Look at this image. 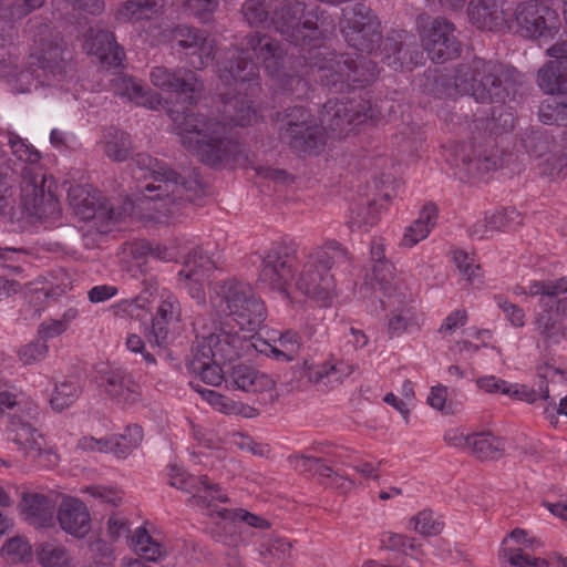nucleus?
<instances>
[{
  "label": "nucleus",
  "mask_w": 567,
  "mask_h": 567,
  "mask_svg": "<svg viewBox=\"0 0 567 567\" xmlns=\"http://www.w3.org/2000/svg\"><path fill=\"white\" fill-rule=\"evenodd\" d=\"M132 151V140L130 134L116 131L105 143V154L115 162L127 159Z\"/></svg>",
  "instance_id": "obj_49"
},
{
  "label": "nucleus",
  "mask_w": 567,
  "mask_h": 567,
  "mask_svg": "<svg viewBox=\"0 0 567 567\" xmlns=\"http://www.w3.org/2000/svg\"><path fill=\"white\" fill-rule=\"evenodd\" d=\"M312 115L311 111L303 105H295L286 107L278 114L279 120V137L287 136L289 140L293 128L303 127L307 125L308 118Z\"/></svg>",
  "instance_id": "obj_42"
},
{
  "label": "nucleus",
  "mask_w": 567,
  "mask_h": 567,
  "mask_svg": "<svg viewBox=\"0 0 567 567\" xmlns=\"http://www.w3.org/2000/svg\"><path fill=\"white\" fill-rule=\"evenodd\" d=\"M454 25L443 18L421 24L422 45L433 62L444 63L460 55L461 42L454 35Z\"/></svg>",
  "instance_id": "obj_15"
},
{
  "label": "nucleus",
  "mask_w": 567,
  "mask_h": 567,
  "mask_svg": "<svg viewBox=\"0 0 567 567\" xmlns=\"http://www.w3.org/2000/svg\"><path fill=\"white\" fill-rule=\"evenodd\" d=\"M156 7L155 0H127L122 10H120V16L127 20L146 19L156 12Z\"/></svg>",
  "instance_id": "obj_55"
},
{
  "label": "nucleus",
  "mask_w": 567,
  "mask_h": 567,
  "mask_svg": "<svg viewBox=\"0 0 567 567\" xmlns=\"http://www.w3.org/2000/svg\"><path fill=\"white\" fill-rule=\"evenodd\" d=\"M208 256H204L199 248L188 254L183 269L178 272L179 281L188 295L197 301L198 305L205 306L206 293L204 288L205 270L212 266Z\"/></svg>",
  "instance_id": "obj_21"
},
{
  "label": "nucleus",
  "mask_w": 567,
  "mask_h": 567,
  "mask_svg": "<svg viewBox=\"0 0 567 567\" xmlns=\"http://www.w3.org/2000/svg\"><path fill=\"white\" fill-rule=\"evenodd\" d=\"M343 37L352 48L372 54L380 48L382 42L380 22L377 20L368 22L364 27L361 25V28H357L353 31L348 30Z\"/></svg>",
  "instance_id": "obj_35"
},
{
  "label": "nucleus",
  "mask_w": 567,
  "mask_h": 567,
  "mask_svg": "<svg viewBox=\"0 0 567 567\" xmlns=\"http://www.w3.org/2000/svg\"><path fill=\"white\" fill-rule=\"evenodd\" d=\"M45 0H0V13L2 18L9 20H21L33 11L40 9Z\"/></svg>",
  "instance_id": "obj_46"
},
{
  "label": "nucleus",
  "mask_w": 567,
  "mask_h": 567,
  "mask_svg": "<svg viewBox=\"0 0 567 567\" xmlns=\"http://www.w3.org/2000/svg\"><path fill=\"white\" fill-rule=\"evenodd\" d=\"M209 302L219 319H231L239 330L256 331L267 317L265 303L251 285L237 278L212 282Z\"/></svg>",
  "instance_id": "obj_5"
},
{
  "label": "nucleus",
  "mask_w": 567,
  "mask_h": 567,
  "mask_svg": "<svg viewBox=\"0 0 567 567\" xmlns=\"http://www.w3.org/2000/svg\"><path fill=\"white\" fill-rule=\"evenodd\" d=\"M289 464L301 474L318 475L319 480L323 473H328V464L320 457L299 454L288 457Z\"/></svg>",
  "instance_id": "obj_50"
},
{
  "label": "nucleus",
  "mask_w": 567,
  "mask_h": 567,
  "mask_svg": "<svg viewBox=\"0 0 567 567\" xmlns=\"http://www.w3.org/2000/svg\"><path fill=\"white\" fill-rule=\"evenodd\" d=\"M371 280L374 289L383 292L384 297L380 298L383 308L394 305L405 303L406 296L400 278L394 274V267L391 262H378L372 267Z\"/></svg>",
  "instance_id": "obj_25"
},
{
  "label": "nucleus",
  "mask_w": 567,
  "mask_h": 567,
  "mask_svg": "<svg viewBox=\"0 0 567 567\" xmlns=\"http://www.w3.org/2000/svg\"><path fill=\"white\" fill-rule=\"evenodd\" d=\"M508 539H513L517 543L524 544L527 547L533 548L534 543L536 540L527 539V532L522 528L513 529L507 537L503 540V547L499 551V556L505 558L507 563L513 567H548V563L542 558H535L530 555L526 554L525 550L520 547L512 548L505 547V544Z\"/></svg>",
  "instance_id": "obj_31"
},
{
  "label": "nucleus",
  "mask_w": 567,
  "mask_h": 567,
  "mask_svg": "<svg viewBox=\"0 0 567 567\" xmlns=\"http://www.w3.org/2000/svg\"><path fill=\"white\" fill-rule=\"evenodd\" d=\"M193 388L202 394V396L215 409L226 414H239L243 411V404L214 391L206 389H198L195 385Z\"/></svg>",
  "instance_id": "obj_54"
},
{
  "label": "nucleus",
  "mask_w": 567,
  "mask_h": 567,
  "mask_svg": "<svg viewBox=\"0 0 567 567\" xmlns=\"http://www.w3.org/2000/svg\"><path fill=\"white\" fill-rule=\"evenodd\" d=\"M9 145L12 154L22 162V166L20 168L21 179H23V173L29 171V168L45 169L39 162L41 157L40 153L33 146L25 144L20 136L17 134H10Z\"/></svg>",
  "instance_id": "obj_41"
},
{
  "label": "nucleus",
  "mask_w": 567,
  "mask_h": 567,
  "mask_svg": "<svg viewBox=\"0 0 567 567\" xmlns=\"http://www.w3.org/2000/svg\"><path fill=\"white\" fill-rule=\"evenodd\" d=\"M131 546L138 558L123 560V567H152L148 563L161 561L167 556L166 548L143 527L135 529Z\"/></svg>",
  "instance_id": "obj_28"
},
{
  "label": "nucleus",
  "mask_w": 567,
  "mask_h": 567,
  "mask_svg": "<svg viewBox=\"0 0 567 567\" xmlns=\"http://www.w3.org/2000/svg\"><path fill=\"white\" fill-rule=\"evenodd\" d=\"M37 558L42 567H70L71 558L61 546L42 543L35 549Z\"/></svg>",
  "instance_id": "obj_44"
},
{
  "label": "nucleus",
  "mask_w": 567,
  "mask_h": 567,
  "mask_svg": "<svg viewBox=\"0 0 567 567\" xmlns=\"http://www.w3.org/2000/svg\"><path fill=\"white\" fill-rule=\"evenodd\" d=\"M68 198L74 214L82 220H95L97 230L103 234L132 208L131 202L115 207L100 190L83 185L71 186Z\"/></svg>",
  "instance_id": "obj_9"
},
{
  "label": "nucleus",
  "mask_w": 567,
  "mask_h": 567,
  "mask_svg": "<svg viewBox=\"0 0 567 567\" xmlns=\"http://www.w3.org/2000/svg\"><path fill=\"white\" fill-rule=\"evenodd\" d=\"M111 85L115 94L127 97L137 105L154 107L148 90L141 81L132 76L118 75L111 80Z\"/></svg>",
  "instance_id": "obj_38"
},
{
  "label": "nucleus",
  "mask_w": 567,
  "mask_h": 567,
  "mask_svg": "<svg viewBox=\"0 0 567 567\" xmlns=\"http://www.w3.org/2000/svg\"><path fill=\"white\" fill-rule=\"evenodd\" d=\"M247 341L229 320H214L209 329L204 328L192 347V353L204 352L216 362H230L238 358Z\"/></svg>",
  "instance_id": "obj_11"
},
{
  "label": "nucleus",
  "mask_w": 567,
  "mask_h": 567,
  "mask_svg": "<svg viewBox=\"0 0 567 567\" xmlns=\"http://www.w3.org/2000/svg\"><path fill=\"white\" fill-rule=\"evenodd\" d=\"M404 47V42L393 37H389L386 39L384 47L385 53H381V60L393 70H399L400 68H402L403 62L405 60V53H403Z\"/></svg>",
  "instance_id": "obj_59"
},
{
  "label": "nucleus",
  "mask_w": 567,
  "mask_h": 567,
  "mask_svg": "<svg viewBox=\"0 0 567 567\" xmlns=\"http://www.w3.org/2000/svg\"><path fill=\"white\" fill-rule=\"evenodd\" d=\"M56 517L62 530L76 538L85 537L91 530L90 512L84 502L79 498L63 497Z\"/></svg>",
  "instance_id": "obj_22"
},
{
  "label": "nucleus",
  "mask_w": 567,
  "mask_h": 567,
  "mask_svg": "<svg viewBox=\"0 0 567 567\" xmlns=\"http://www.w3.org/2000/svg\"><path fill=\"white\" fill-rule=\"evenodd\" d=\"M322 56V61H310L311 75L315 81L336 93L362 89L379 74L378 64L371 59L352 60L334 53H323Z\"/></svg>",
  "instance_id": "obj_8"
},
{
  "label": "nucleus",
  "mask_w": 567,
  "mask_h": 567,
  "mask_svg": "<svg viewBox=\"0 0 567 567\" xmlns=\"http://www.w3.org/2000/svg\"><path fill=\"white\" fill-rule=\"evenodd\" d=\"M522 144L527 153L540 157L549 150V137L540 130H532L524 134Z\"/></svg>",
  "instance_id": "obj_58"
},
{
  "label": "nucleus",
  "mask_w": 567,
  "mask_h": 567,
  "mask_svg": "<svg viewBox=\"0 0 567 567\" xmlns=\"http://www.w3.org/2000/svg\"><path fill=\"white\" fill-rule=\"evenodd\" d=\"M296 257L293 245L279 241L274 243L266 251L261 260L258 281L269 289L288 295V286L292 275L291 259Z\"/></svg>",
  "instance_id": "obj_13"
},
{
  "label": "nucleus",
  "mask_w": 567,
  "mask_h": 567,
  "mask_svg": "<svg viewBox=\"0 0 567 567\" xmlns=\"http://www.w3.org/2000/svg\"><path fill=\"white\" fill-rule=\"evenodd\" d=\"M99 388L111 401L122 408L133 405L141 399L140 384L123 370L104 372L100 378Z\"/></svg>",
  "instance_id": "obj_20"
},
{
  "label": "nucleus",
  "mask_w": 567,
  "mask_h": 567,
  "mask_svg": "<svg viewBox=\"0 0 567 567\" xmlns=\"http://www.w3.org/2000/svg\"><path fill=\"white\" fill-rule=\"evenodd\" d=\"M534 324L546 347L558 344L563 339H567V326L550 308L542 307V311L535 316Z\"/></svg>",
  "instance_id": "obj_33"
},
{
  "label": "nucleus",
  "mask_w": 567,
  "mask_h": 567,
  "mask_svg": "<svg viewBox=\"0 0 567 567\" xmlns=\"http://www.w3.org/2000/svg\"><path fill=\"white\" fill-rule=\"evenodd\" d=\"M436 219V206L432 203L424 205L420 212L419 218L406 228L401 244L405 247H413L419 241L425 239L432 227L435 226Z\"/></svg>",
  "instance_id": "obj_36"
},
{
  "label": "nucleus",
  "mask_w": 567,
  "mask_h": 567,
  "mask_svg": "<svg viewBox=\"0 0 567 567\" xmlns=\"http://www.w3.org/2000/svg\"><path fill=\"white\" fill-rule=\"evenodd\" d=\"M515 18L517 32L528 39H549L558 28L557 12L543 3L518 4Z\"/></svg>",
  "instance_id": "obj_16"
},
{
  "label": "nucleus",
  "mask_w": 567,
  "mask_h": 567,
  "mask_svg": "<svg viewBox=\"0 0 567 567\" xmlns=\"http://www.w3.org/2000/svg\"><path fill=\"white\" fill-rule=\"evenodd\" d=\"M414 529L423 536H436L444 529V522L431 509H423L412 517Z\"/></svg>",
  "instance_id": "obj_53"
},
{
  "label": "nucleus",
  "mask_w": 567,
  "mask_h": 567,
  "mask_svg": "<svg viewBox=\"0 0 567 567\" xmlns=\"http://www.w3.org/2000/svg\"><path fill=\"white\" fill-rule=\"evenodd\" d=\"M547 53L554 60L538 70L536 83L545 94H567V40L553 44Z\"/></svg>",
  "instance_id": "obj_18"
},
{
  "label": "nucleus",
  "mask_w": 567,
  "mask_h": 567,
  "mask_svg": "<svg viewBox=\"0 0 567 567\" xmlns=\"http://www.w3.org/2000/svg\"><path fill=\"white\" fill-rule=\"evenodd\" d=\"M30 66H37V76L47 85L61 82L71 69V55L58 37L40 40L39 50L30 55Z\"/></svg>",
  "instance_id": "obj_14"
},
{
  "label": "nucleus",
  "mask_w": 567,
  "mask_h": 567,
  "mask_svg": "<svg viewBox=\"0 0 567 567\" xmlns=\"http://www.w3.org/2000/svg\"><path fill=\"white\" fill-rule=\"evenodd\" d=\"M352 369L343 363L332 364L323 363L310 369L309 379L312 382L319 383L328 379V382H339L342 377L349 375Z\"/></svg>",
  "instance_id": "obj_51"
},
{
  "label": "nucleus",
  "mask_w": 567,
  "mask_h": 567,
  "mask_svg": "<svg viewBox=\"0 0 567 567\" xmlns=\"http://www.w3.org/2000/svg\"><path fill=\"white\" fill-rule=\"evenodd\" d=\"M151 81L164 91L184 96L189 105L196 103L204 91V84L197 74L187 69L171 71L165 66H155L151 72Z\"/></svg>",
  "instance_id": "obj_17"
},
{
  "label": "nucleus",
  "mask_w": 567,
  "mask_h": 567,
  "mask_svg": "<svg viewBox=\"0 0 567 567\" xmlns=\"http://www.w3.org/2000/svg\"><path fill=\"white\" fill-rule=\"evenodd\" d=\"M374 115L371 103L361 95H353L342 100L329 99L320 112L321 126L311 115L307 125L293 128L291 140L287 136L279 137L291 150L300 153H311L323 145L322 127L339 134L350 130L353 124L363 123Z\"/></svg>",
  "instance_id": "obj_3"
},
{
  "label": "nucleus",
  "mask_w": 567,
  "mask_h": 567,
  "mask_svg": "<svg viewBox=\"0 0 567 567\" xmlns=\"http://www.w3.org/2000/svg\"><path fill=\"white\" fill-rule=\"evenodd\" d=\"M487 62L488 66L481 71L477 82L466 95L473 96L480 103L505 102L508 92L502 86V80L495 72V64L491 61Z\"/></svg>",
  "instance_id": "obj_30"
},
{
  "label": "nucleus",
  "mask_w": 567,
  "mask_h": 567,
  "mask_svg": "<svg viewBox=\"0 0 567 567\" xmlns=\"http://www.w3.org/2000/svg\"><path fill=\"white\" fill-rule=\"evenodd\" d=\"M467 447L480 460H497L503 456V440L491 432H481L468 435Z\"/></svg>",
  "instance_id": "obj_39"
},
{
  "label": "nucleus",
  "mask_w": 567,
  "mask_h": 567,
  "mask_svg": "<svg viewBox=\"0 0 567 567\" xmlns=\"http://www.w3.org/2000/svg\"><path fill=\"white\" fill-rule=\"evenodd\" d=\"M244 19L249 25H260L268 22V11L261 0H246L241 7Z\"/></svg>",
  "instance_id": "obj_60"
},
{
  "label": "nucleus",
  "mask_w": 567,
  "mask_h": 567,
  "mask_svg": "<svg viewBox=\"0 0 567 567\" xmlns=\"http://www.w3.org/2000/svg\"><path fill=\"white\" fill-rule=\"evenodd\" d=\"M538 117L544 124L567 126V105L565 100L546 99L538 107Z\"/></svg>",
  "instance_id": "obj_47"
},
{
  "label": "nucleus",
  "mask_w": 567,
  "mask_h": 567,
  "mask_svg": "<svg viewBox=\"0 0 567 567\" xmlns=\"http://www.w3.org/2000/svg\"><path fill=\"white\" fill-rule=\"evenodd\" d=\"M143 436L142 426L137 424L127 425L123 434L110 439V451L118 457H126L141 444Z\"/></svg>",
  "instance_id": "obj_43"
},
{
  "label": "nucleus",
  "mask_w": 567,
  "mask_h": 567,
  "mask_svg": "<svg viewBox=\"0 0 567 567\" xmlns=\"http://www.w3.org/2000/svg\"><path fill=\"white\" fill-rule=\"evenodd\" d=\"M351 257L346 247L336 240L312 248L301 261L296 277V288L305 296L328 306L334 295L332 269L348 270Z\"/></svg>",
  "instance_id": "obj_4"
},
{
  "label": "nucleus",
  "mask_w": 567,
  "mask_h": 567,
  "mask_svg": "<svg viewBox=\"0 0 567 567\" xmlns=\"http://www.w3.org/2000/svg\"><path fill=\"white\" fill-rule=\"evenodd\" d=\"M323 52L319 47L313 45L309 50V56H303L308 65L297 70L295 62L284 54L278 41L267 34L251 32L245 35L241 41L231 45L225 55L218 61V73L220 81L226 85L235 82H251L258 76V65L252 58L260 60L266 72L274 79L281 92L292 99L306 97L310 90L309 80L305 78L310 69V61H322ZM311 72V70H309Z\"/></svg>",
  "instance_id": "obj_1"
},
{
  "label": "nucleus",
  "mask_w": 567,
  "mask_h": 567,
  "mask_svg": "<svg viewBox=\"0 0 567 567\" xmlns=\"http://www.w3.org/2000/svg\"><path fill=\"white\" fill-rule=\"evenodd\" d=\"M53 507V502L43 494L24 493L22 495V512L25 519L33 525L43 526L51 520Z\"/></svg>",
  "instance_id": "obj_34"
},
{
  "label": "nucleus",
  "mask_w": 567,
  "mask_h": 567,
  "mask_svg": "<svg viewBox=\"0 0 567 567\" xmlns=\"http://www.w3.org/2000/svg\"><path fill=\"white\" fill-rule=\"evenodd\" d=\"M221 362L210 360L204 352L192 353V360L187 364L189 373L198 375L200 380L209 385H219L224 380Z\"/></svg>",
  "instance_id": "obj_37"
},
{
  "label": "nucleus",
  "mask_w": 567,
  "mask_h": 567,
  "mask_svg": "<svg viewBox=\"0 0 567 567\" xmlns=\"http://www.w3.org/2000/svg\"><path fill=\"white\" fill-rule=\"evenodd\" d=\"M328 471V473L322 474L319 481L321 485L341 491L343 493H347L354 487V481H352L348 476L340 474L338 471H334L329 464Z\"/></svg>",
  "instance_id": "obj_64"
},
{
  "label": "nucleus",
  "mask_w": 567,
  "mask_h": 567,
  "mask_svg": "<svg viewBox=\"0 0 567 567\" xmlns=\"http://www.w3.org/2000/svg\"><path fill=\"white\" fill-rule=\"evenodd\" d=\"M213 501L221 503L229 502L226 494L221 493L220 486L208 478L207 484H202L198 494H195V503L199 506L212 507Z\"/></svg>",
  "instance_id": "obj_62"
},
{
  "label": "nucleus",
  "mask_w": 567,
  "mask_h": 567,
  "mask_svg": "<svg viewBox=\"0 0 567 567\" xmlns=\"http://www.w3.org/2000/svg\"><path fill=\"white\" fill-rule=\"evenodd\" d=\"M176 2L181 4L185 11L198 17L203 21H206L207 16L213 13L218 6L217 0H176Z\"/></svg>",
  "instance_id": "obj_63"
},
{
  "label": "nucleus",
  "mask_w": 567,
  "mask_h": 567,
  "mask_svg": "<svg viewBox=\"0 0 567 567\" xmlns=\"http://www.w3.org/2000/svg\"><path fill=\"white\" fill-rule=\"evenodd\" d=\"M216 514L218 517H220L223 519H229L233 522H235V520L245 522L247 525H249L251 527L259 528V529H267L270 527V523L267 519H265L258 515H255L252 513H249L243 508H237V509L221 508V509H217Z\"/></svg>",
  "instance_id": "obj_57"
},
{
  "label": "nucleus",
  "mask_w": 567,
  "mask_h": 567,
  "mask_svg": "<svg viewBox=\"0 0 567 567\" xmlns=\"http://www.w3.org/2000/svg\"><path fill=\"white\" fill-rule=\"evenodd\" d=\"M1 555L12 563H24L32 558V546L21 536H14L6 542L1 548Z\"/></svg>",
  "instance_id": "obj_52"
},
{
  "label": "nucleus",
  "mask_w": 567,
  "mask_h": 567,
  "mask_svg": "<svg viewBox=\"0 0 567 567\" xmlns=\"http://www.w3.org/2000/svg\"><path fill=\"white\" fill-rule=\"evenodd\" d=\"M181 308L178 302L166 299L157 308L156 317L152 320V326L147 338L150 343L163 346L168 338L167 324L172 321H179Z\"/></svg>",
  "instance_id": "obj_32"
},
{
  "label": "nucleus",
  "mask_w": 567,
  "mask_h": 567,
  "mask_svg": "<svg viewBox=\"0 0 567 567\" xmlns=\"http://www.w3.org/2000/svg\"><path fill=\"white\" fill-rule=\"evenodd\" d=\"M291 543L282 539L277 538L271 540L265 550H262L260 554L264 557V559L267 561V564H271L275 560L277 561H286L291 556Z\"/></svg>",
  "instance_id": "obj_61"
},
{
  "label": "nucleus",
  "mask_w": 567,
  "mask_h": 567,
  "mask_svg": "<svg viewBox=\"0 0 567 567\" xmlns=\"http://www.w3.org/2000/svg\"><path fill=\"white\" fill-rule=\"evenodd\" d=\"M227 388L248 393L270 391L275 388V381L264 372L244 363L231 367L225 378Z\"/></svg>",
  "instance_id": "obj_26"
},
{
  "label": "nucleus",
  "mask_w": 567,
  "mask_h": 567,
  "mask_svg": "<svg viewBox=\"0 0 567 567\" xmlns=\"http://www.w3.org/2000/svg\"><path fill=\"white\" fill-rule=\"evenodd\" d=\"M131 166L136 178L153 181L144 188L148 192L156 190L154 198L166 199L173 206H183L184 203H192L206 194L205 184L195 169L188 177H184L164 162L143 153L132 158Z\"/></svg>",
  "instance_id": "obj_6"
},
{
  "label": "nucleus",
  "mask_w": 567,
  "mask_h": 567,
  "mask_svg": "<svg viewBox=\"0 0 567 567\" xmlns=\"http://www.w3.org/2000/svg\"><path fill=\"white\" fill-rule=\"evenodd\" d=\"M467 16L481 30L502 31L506 28L505 12L498 0H470Z\"/></svg>",
  "instance_id": "obj_27"
},
{
  "label": "nucleus",
  "mask_w": 567,
  "mask_h": 567,
  "mask_svg": "<svg viewBox=\"0 0 567 567\" xmlns=\"http://www.w3.org/2000/svg\"><path fill=\"white\" fill-rule=\"evenodd\" d=\"M84 49L87 54L95 55L103 65L109 68L121 66L125 56L114 33L104 29H90L84 41Z\"/></svg>",
  "instance_id": "obj_23"
},
{
  "label": "nucleus",
  "mask_w": 567,
  "mask_h": 567,
  "mask_svg": "<svg viewBox=\"0 0 567 567\" xmlns=\"http://www.w3.org/2000/svg\"><path fill=\"white\" fill-rule=\"evenodd\" d=\"M377 17L372 13L371 9L364 3L358 2L351 7L343 9V22L341 31L343 35L346 31H353L361 25H365L368 22L377 21Z\"/></svg>",
  "instance_id": "obj_45"
},
{
  "label": "nucleus",
  "mask_w": 567,
  "mask_h": 567,
  "mask_svg": "<svg viewBox=\"0 0 567 567\" xmlns=\"http://www.w3.org/2000/svg\"><path fill=\"white\" fill-rule=\"evenodd\" d=\"M32 408H27V414L23 412L21 402L17 395L9 391L0 392V419L6 414L9 417L8 430L13 434L12 441L19 445L27 457L37 458L44 451L45 441L41 433L30 423Z\"/></svg>",
  "instance_id": "obj_12"
},
{
  "label": "nucleus",
  "mask_w": 567,
  "mask_h": 567,
  "mask_svg": "<svg viewBox=\"0 0 567 567\" xmlns=\"http://www.w3.org/2000/svg\"><path fill=\"white\" fill-rule=\"evenodd\" d=\"M56 187L47 169L29 168L21 179V205L30 215L39 219L53 218L61 212L59 199L54 193Z\"/></svg>",
  "instance_id": "obj_10"
},
{
  "label": "nucleus",
  "mask_w": 567,
  "mask_h": 567,
  "mask_svg": "<svg viewBox=\"0 0 567 567\" xmlns=\"http://www.w3.org/2000/svg\"><path fill=\"white\" fill-rule=\"evenodd\" d=\"M223 112L228 123L188 109L173 116L184 148L212 168L237 161L240 145L229 136V125L244 127L256 116L249 101L238 96L227 99Z\"/></svg>",
  "instance_id": "obj_2"
},
{
  "label": "nucleus",
  "mask_w": 567,
  "mask_h": 567,
  "mask_svg": "<svg viewBox=\"0 0 567 567\" xmlns=\"http://www.w3.org/2000/svg\"><path fill=\"white\" fill-rule=\"evenodd\" d=\"M269 23L296 47L318 41L333 29V21L324 10L318 6L307 8L299 1L282 2L272 12Z\"/></svg>",
  "instance_id": "obj_7"
},
{
  "label": "nucleus",
  "mask_w": 567,
  "mask_h": 567,
  "mask_svg": "<svg viewBox=\"0 0 567 567\" xmlns=\"http://www.w3.org/2000/svg\"><path fill=\"white\" fill-rule=\"evenodd\" d=\"M173 43L186 50L190 55L189 65L200 70L213 60V47L207 42L204 31L187 25H177L172 30Z\"/></svg>",
  "instance_id": "obj_19"
},
{
  "label": "nucleus",
  "mask_w": 567,
  "mask_h": 567,
  "mask_svg": "<svg viewBox=\"0 0 567 567\" xmlns=\"http://www.w3.org/2000/svg\"><path fill=\"white\" fill-rule=\"evenodd\" d=\"M453 156L454 164L462 167L468 177H476L501 166L496 154H477L472 143L457 145Z\"/></svg>",
  "instance_id": "obj_29"
},
{
  "label": "nucleus",
  "mask_w": 567,
  "mask_h": 567,
  "mask_svg": "<svg viewBox=\"0 0 567 567\" xmlns=\"http://www.w3.org/2000/svg\"><path fill=\"white\" fill-rule=\"evenodd\" d=\"M81 389L71 381H64L55 385L50 404L54 411L61 412L70 408L80 396Z\"/></svg>",
  "instance_id": "obj_48"
},
{
  "label": "nucleus",
  "mask_w": 567,
  "mask_h": 567,
  "mask_svg": "<svg viewBox=\"0 0 567 567\" xmlns=\"http://www.w3.org/2000/svg\"><path fill=\"white\" fill-rule=\"evenodd\" d=\"M48 352V344L38 338L21 346L18 350V357L23 365H31L43 361L47 358Z\"/></svg>",
  "instance_id": "obj_56"
},
{
  "label": "nucleus",
  "mask_w": 567,
  "mask_h": 567,
  "mask_svg": "<svg viewBox=\"0 0 567 567\" xmlns=\"http://www.w3.org/2000/svg\"><path fill=\"white\" fill-rule=\"evenodd\" d=\"M378 221L379 210L377 209L375 199H361L351 205L347 225L352 231H367Z\"/></svg>",
  "instance_id": "obj_40"
},
{
  "label": "nucleus",
  "mask_w": 567,
  "mask_h": 567,
  "mask_svg": "<svg viewBox=\"0 0 567 567\" xmlns=\"http://www.w3.org/2000/svg\"><path fill=\"white\" fill-rule=\"evenodd\" d=\"M485 66H488V62L475 56L455 66L452 78L440 76L435 82L444 86L442 94L446 96L465 95L475 85L481 71H484Z\"/></svg>",
  "instance_id": "obj_24"
}]
</instances>
